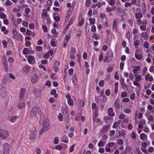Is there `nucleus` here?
I'll return each instance as SVG.
<instances>
[{"label": "nucleus", "mask_w": 154, "mask_h": 154, "mask_svg": "<svg viewBox=\"0 0 154 154\" xmlns=\"http://www.w3.org/2000/svg\"><path fill=\"white\" fill-rule=\"evenodd\" d=\"M50 128V122L48 119H46L44 120L42 129L39 132V134L41 135L42 134L43 132L48 131Z\"/></svg>", "instance_id": "nucleus-1"}, {"label": "nucleus", "mask_w": 154, "mask_h": 154, "mask_svg": "<svg viewBox=\"0 0 154 154\" xmlns=\"http://www.w3.org/2000/svg\"><path fill=\"white\" fill-rule=\"evenodd\" d=\"M137 24L140 26V29L142 31H145L146 28V26L147 23L146 20L144 19L142 20H137L136 21Z\"/></svg>", "instance_id": "nucleus-2"}, {"label": "nucleus", "mask_w": 154, "mask_h": 154, "mask_svg": "<svg viewBox=\"0 0 154 154\" xmlns=\"http://www.w3.org/2000/svg\"><path fill=\"white\" fill-rule=\"evenodd\" d=\"M12 32L14 36H12V38L14 40L17 41H21L23 38V36L21 34L18 35L16 29H13L12 30Z\"/></svg>", "instance_id": "nucleus-3"}, {"label": "nucleus", "mask_w": 154, "mask_h": 154, "mask_svg": "<svg viewBox=\"0 0 154 154\" xmlns=\"http://www.w3.org/2000/svg\"><path fill=\"white\" fill-rule=\"evenodd\" d=\"M113 58L112 51V50H109L107 53L104 61L105 62H110Z\"/></svg>", "instance_id": "nucleus-4"}, {"label": "nucleus", "mask_w": 154, "mask_h": 154, "mask_svg": "<svg viewBox=\"0 0 154 154\" xmlns=\"http://www.w3.org/2000/svg\"><path fill=\"white\" fill-rule=\"evenodd\" d=\"M9 135V132L7 131L4 129H0V137L2 140L6 139Z\"/></svg>", "instance_id": "nucleus-5"}, {"label": "nucleus", "mask_w": 154, "mask_h": 154, "mask_svg": "<svg viewBox=\"0 0 154 154\" xmlns=\"http://www.w3.org/2000/svg\"><path fill=\"white\" fill-rule=\"evenodd\" d=\"M37 131L36 130V129L35 127H32L31 129V133L29 135V139L31 140H33L36 138V134Z\"/></svg>", "instance_id": "nucleus-6"}, {"label": "nucleus", "mask_w": 154, "mask_h": 154, "mask_svg": "<svg viewBox=\"0 0 154 154\" xmlns=\"http://www.w3.org/2000/svg\"><path fill=\"white\" fill-rule=\"evenodd\" d=\"M4 154H9L10 152V146L8 143H5L3 145Z\"/></svg>", "instance_id": "nucleus-7"}, {"label": "nucleus", "mask_w": 154, "mask_h": 154, "mask_svg": "<svg viewBox=\"0 0 154 154\" xmlns=\"http://www.w3.org/2000/svg\"><path fill=\"white\" fill-rule=\"evenodd\" d=\"M39 112L38 110V109L37 107H35L30 111V116L31 117L33 118L36 116L38 114L37 112Z\"/></svg>", "instance_id": "nucleus-8"}, {"label": "nucleus", "mask_w": 154, "mask_h": 154, "mask_svg": "<svg viewBox=\"0 0 154 154\" xmlns=\"http://www.w3.org/2000/svg\"><path fill=\"white\" fill-rule=\"evenodd\" d=\"M27 59L28 63L30 64H33L35 62V57L32 55H30L28 57Z\"/></svg>", "instance_id": "nucleus-9"}, {"label": "nucleus", "mask_w": 154, "mask_h": 154, "mask_svg": "<svg viewBox=\"0 0 154 154\" xmlns=\"http://www.w3.org/2000/svg\"><path fill=\"white\" fill-rule=\"evenodd\" d=\"M42 13H41V17L43 20H45L46 18L48 17L47 11L45 9H43L42 10Z\"/></svg>", "instance_id": "nucleus-10"}, {"label": "nucleus", "mask_w": 154, "mask_h": 154, "mask_svg": "<svg viewBox=\"0 0 154 154\" xmlns=\"http://www.w3.org/2000/svg\"><path fill=\"white\" fill-rule=\"evenodd\" d=\"M107 111L108 112V115L111 117H113L115 115V113L113 111V109L112 108H109Z\"/></svg>", "instance_id": "nucleus-11"}, {"label": "nucleus", "mask_w": 154, "mask_h": 154, "mask_svg": "<svg viewBox=\"0 0 154 154\" xmlns=\"http://www.w3.org/2000/svg\"><path fill=\"white\" fill-rule=\"evenodd\" d=\"M72 10L69 9L68 11H67L65 17V21L66 22H67L68 21L69 19V17L72 14Z\"/></svg>", "instance_id": "nucleus-12"}, {"label": "nucleus", "mask_w": 154, "mask_h": 154, "mask_svg": "<svg viewBox=\"0 0 154 154\" xmlns=\"http://www.w3.org/2000/svg\"><path fill=\"white\" fill-rule=\"evenodd\" d=\"M109 127V125H104L100 131V133L102 134L106 133L108 131Z\"/></svg>", "instance_id": "nucleus-13"}, {"label": "nucleus", "mask_w": 154, "mask_h": 154, "mask_svg": "<svg viewBox=\"0 0 154 154\" xmlns=\"http://www.w3.org/2000/svg\"><path fill=\"white\" fill-rule=\"evenodd\" d=\"M116 133L119 134V136H122L125 137L126 135V132L123 129H122L121 131H118V129H117L116 131Z\"/></svg>", "instance_id": "nucleus-14"}, {"label": "nucleus", "mask_w": 154, "mask_h": 154, "mask_svg": "<svg viewBox=\"0 0 154 154\" xmlns=\"http://www.w3.org/2000/svg\"><path fill=\"white\" fill-rule=\"evenodd\" d=\"M38 75L36 74H34L33 75L31 78V82L33 83H36L38 80Z\"/></svg>", "instance_id": "nucleus-15"}, {"label": "nucleus", "mask_w": 154, "mask_h": 154, "mask_svg": "<svg viewBox=\"0 0 154 154\" xmlns=\"http://www.w3.org/2000/svg\"><path fill=\"white\" fill-rule=\"evenodd\" d=\"M132 72L134 74V75L136 74L137 71H139L140 69V66H133L132 67Z\"/></svg>", "instance_id": "nucleus-16"}, {"label": "nucleus", "mask_w": 154, "mask_h": 154, "mask_svg": "<svg viewBox=\"0 0 154 154\" xmlns=\"http://www.w3.org/2000/svg\"><path fill=\"white\" fill-rule=\"evenodd\" d=\"M119 19H115L114 20L112 24V28L113 29H116L117 27V24L119 22Z\"/></svg>", "instance_id": "nucleus-17"}, {"label": "nucleus", "mask_w": 154, "mask_h": 154, "mask_svg": "<svg viewBox=\"0 0 154 154\" xmlns=\"http://www.w3.org/2000/svg\"><path fill=\"white\" fill-rule=\"evenodd\" d=\"M145 80L147 81H148L150 82H152L153 81V78L152 76L150 75V74H147L145 76Z\"/></svg>", "instance_id": "nucleus-18"}, {"label": "nucleus", "mask_w": 154, "mask_h": 154, "mask_svg": "<svg viewBox=\"0 0 154 154\" xmlns=\"http://www.w3.org/2000/svg\"><path fill=\"white\" fill-rule=\"evenodd\" d=\"M7 93V89L5 87L2 88L0 90V94L1 96H5Z\"/></svg>", "instance_id": "nucleus-19"}, {"label": "nucleus", "mask_w": 154, "mask_h": 154, "mask_svg": "<svg viewBox=\"0 0 154 154\" xmlns=\"http://www.w3.org/2000/svg\"><path fill=\"white\" fill-rule=\"evenodd\" d=\"M18 119V117L17 116H13L10 119L9 121L11 123H14L16 122Z\"/></svg>", "instance_id": "nucleus-20"}, {"label": "nucleus", "mask_w": 154, "mask_h": 154, "mask_svg": "<svg viewBox=\"0 0 154 154\" xmlns=\"http://www.w3.org/2000/svg\"><path fill=\"white\" fill-rule=\"evenodd\" d=\"M143 14L141 13H138L135 14V17L136 19L137 20H141L140 19L143 17Z\"/></svg>", "instance_id": "nucleus-21"}, {"label": "nucleus", "mask_w": 154, "mask_h": 154, "mask_svg": "<svg viewBox=\"0 0 154 154\" xmlns=\"http://www.w3.org/2000/svg\"><path fill=\"white\" fill-rule=\"evenodd\" d=\"M119 100L118 99H116L115 101L114 106L115 109H119L120 108L119 106Z\"/></svg>", "instance_id": "nucleus-22"}, {"label": "nucleus", "mask_w": 154, "mask_h": 154, "mask_svg": "<svg viewBox=\"0 0 154 154\" xmlns=\"http://www.w3.org/2000/svg\"><path fill=\"white\" fill-rule=\"evenodd\" d=\"M68 99L67 102L69 105L70 106L73 105V100L72 99H71V97H66Z\"/></svg>", "instance_id": "nucleus-23"}, {"label": "nucleus", "mask_w": 154, "mask_h": 154, "mask_svg": "<svg viewBox=\"0 0 154 154\" xmlns=\"http://www.w3.org/2000/svg\"><path fill=\"white\" fill-rule=\"evenodd\" d=\"M135 77V80L137 81L140 82L142 80V76L140 75H134Z\"/></svg>", "instance_id": "nucleus-24"}, {"label": "nucleus", "mask_w": 154, "mask_h": 154, "mask_svg": "<svg viewBox=\"0 0 154 154\" xmlns=\"http://www.w3.org/2000/svg\"><path fill=\"white\" fill-rule=\"evenodd\" d=\"M62 141L64 143H67L68 142V138L66 135H64L62 138Z\"/></svg>", "instance_id": "nucleus-25"}, {"label": "nucleus", "mask_w": 154, "mask_h": 154, "mask_svg": "<svg viewBox=\"0 0 154 154\" xmlns=\"http://www.w3.org/2000/svg\"><path fill=\"white\" fill-rule=\"evenodd\" d=\"M141 35L144 40H146L148 38L147 33L146 32H143L141 33Z\"/></svg>", "instance_id": "nucleus-26"}, {"label": "nucleus", "mask_w": 154, "mask_h": 154, "mask_svg": "<svg viewBox=\"0 0 154 154\" xmlns=\"http://www.w3.org/2000/svg\"><path fill=\"white\" fill-rule=\"evenodd\" d=\"M115 6L113 7H108L106 8V10L108 12H110L112 10L113 11H115Z\"/></svg>", "instance_id": "nucleus-27"}, {"label": "nucleus", "mask_w": 154, "mask_h": 154, "mask_svg": "<svg viewBox=\"0 0 154 154\" xmlns=\"http://www.w3.org/2000/svg\"><path fill=\"white\" fill-rule=\"evenodd\" d=\"M71 32V31L70 30L69 31L68 33H69V34H67L66 35L65 38V40H64L67 41L69 42L70 38V34Z\"/></svg>", "instance_id": "nucleus-28"}, {"label": "nucleus", "mask_w": 154, "mask_h": 154, "mask_svg": "<svg viewBox=\"0 0 154 154\" xmlns=\"http://www.w3.org/2000/svg\"><path fill=\"white\" fill-rule=\"evenodd\" d=\"M135 57L137 59L141 60L142 57V55L140 54H137L136 52L135 54Z\"/></svg>", "instance_id": "nucleus-29"}, {"label": "nucleus", "mask_w": 154, "mask_h": 154, "mask_svg": "<svg viewBox=\"0 0 154 154\" xmlns=\"http://www.w3.org/2000/svg\"><path fill=\"white\" fill-rule=\"evenodd\" d=\"M30 70V68L28 66L24 67L23 68V71L25 72H28Z\"/></svg>", "instance_id": "nucleus-30"}, {"label": "nucleus", "mask_w": 154, "mask_h": 154, "mask_svg": "<svg viewBox=\"0 0 154 154\" xmlns=\"http://www.w3.org/2000/svg\"><path fill=\"white\" fill-rule=\"evenodd\" d=\"M62 112L64 115H67L68 114V112L66 107H63L62 108Z\"/></svg>", "instance_id": "nucleus-31"}, {"label": "nucleus", "mask_w": 154, "mask_h": 154, "mask_svg": "<svg viewBox=\"0 0 154 154\" xmlns=\"http://www.w3.org/2000/svg\"><path fill=\"white\" fill-rule=\"evenodd\" d=\"M26 106V104L25 103H22L19 104L18 105V108L20 109L23 108Z\"/></svg>", "instance_id": "nucleus-32"}, {"label": "nucleus", "mask_w": 154, "mask_h": 154, "mask_svg": "<svg viewBox=\"0 0 154 154\" xmlns=\"http://www.w3.org/2000/svg\"><path fill=\"white\" fill-rule=\"evenodd\" d=\"M89 21L90 22V24L93 25L95 23V20L94 19L92 18H90L89 19Z\"/></svg>", "instance_id": "nucleus-33"}, {"label": "nucleus", "mask_w": 154, "mask_h": 154, "mask_svg": "<svg viewBox=\"0 0 154 154\" xmlns=\"http://www.w3.org/2000/svg\"><path fill=\"white\" fill-rule=\"evenodd\" d=\"M72 82L73 84L75 85H77V79L75 77H74L72 79Z\"/></svg>", "instance_id": "nucleus-34"}, {"label": "nucleus", "mask_w": 154, "mask_h": 154, "mask_svg": "<svg viewBox=\"0 0 154 154\" xmlns=\"http://www.w3.org/2000/svg\"><path fill=\"white\" fill-rule=\"evenodd\" d=\"M1 31L2 32H4V34L5 35L7 34L8 33V30H6V28L5 26H2L1 28Z\"/></svg>", "instance_id": "nucleus-35"}, {"label": "nucleus", "mask_w": 154, "mask_h": 154, "mask_svg": "<svg viewBox=\"0 0 154 154\" xmlns=\"http://www.w3.org/2000/svg\"><path fill=\"white\" fill-rule=\"evenodd\" d=\"M7 17L6 15L2 12H0V18L2 19H4Z\"/></svg>", "instance_id": "nucleus-36"}, {"label": "nucleus", "mask_w": 154, "mask_h": 154, "mask_svg": "<svg viewBox=\"0 0 154 154\" xmlns=\"http://www.w3.org/2000/svg\"><path fill=\"white\" fill-rule=\"evenodd\" d=\"M139 82L137 81H133V85L135 86H137L138 88H140V84L138 82Z\"/></svg>", "instance_id": "nucleus-37"}, {"label": "nucleus", "mask_w": 154, "mask_h": 154, "mask_svg": "<svg viewBox=\"0 0 154 154\" xmlns=\"http://www.w3.org/2000/svg\"><path fill=\"white\" fill-rule=\"evenodd\" d=\"M58 119L60 121H62L63 120V116L61 113H60L58 115Z\"/></svg>", "instance_id": "nucleus-38"}, {"label": "nucleus", "mask_w": 154, "mask_h": 154, "mask_svg": "<svg viewBox=\"0 0 154 154\" xmlns=\"http://www.w3.org/2000/svg\"><path fill=\"white\" fill-rule=\"evenodd\" d=\"M146 136L145 134L142 133L140 135V139L142 140H144L145 139Z\"/></svg>", "instance_id": "nucleus-39"}, {"label": "nucleus", "mask_w": 154, "mask_h": 154, "mask_svg": "<svg viewBox=\"0 0 154 154\" xmlns=\"http://www.w3.org/2000/svg\"><path fill=\"white\" fill-rule=\"evenodd\" d=\"M25 89L23 88H21L20 90V96H23L24 95V94L25 92Z\"/></svg>", "instance_id": "nucleus-40"}, {"label": "nucleus", "mask_w": 154, "mask_h": 154, "mask_svg": "<svg viewBox=\"0 0 154 154\" xmlns=\"http://www.w3.org/2000/svg\"><path fill=\"white\" fill-rule=\"evenodd\" d=\"M29 52V50L27 48H25L23 50V53L25 54H27Z\"/></svg>", "instance_id": "nucleus-41"}, {"label": "nucleus", "mask_w": 154, "mask_h": 154, "mask_svg": "<svg viewBox=\"0 0 154 154\" xmlns=\"http://www.w3.org/2000/svg\"><path fill=\"white\" fill-rule=\"evenodd\" d=\"M35 152L37 154H40L41 153V149L38 147H37L35 149Z\"/></svg>", "instance_id": "nucleus-42"}, {"label": "nucleus", "mask_w": 154, "mask_h": 154, "mask_svg": "<svg viewBox=\"0 0 154 154\" xmlns=\"http://www.w3.org/2000/svg\"><path fill=\"white\" fill-rule=\"evenodd\" d=\"M123 111L125 113H129L131 112V110L129 108H126L124 109Z\"/></svg>", "instance_id": "nucleus-43"}, {"label": "nucleus", "mask_w": 154, "mask_h": 154, "mask_svg": "<svg viewBox=\"0 0 154 154\" xmlns=\"http://www.w3.org/2000/svg\"><path fill=\"white\" fill-rule=\"evenodd\" d=\"M139 41L138 40L135 41L134 43V45L135 48H137L139 45Z\"/></svg>", "instance_id": "nucleus-44"}, {"label": "nucleus", "mask_w": 154, "mask_h": 154, "mask_svg": "<svg viewBox=\"0 0 154 154\" xmlns=\"http://www.w3.org/2000/svg\"><path fill=\"white\" fill-rule=\"evenodd\" d=\"M142 6V12L144 13L146 11V5L144 3H143L141 4Z\"/></svg>", "instance_id": "nucleus-45"}, {"label": "nucleus", "mask_w": 154, "mask_h": 154, "mask_svg": "<svg viewBox=\"0 0 154 154\" xmlns=\"http://www.w3.org/2000/svg\"><path fill=\"white\" fill-rule=\"evenodd\" d=\"M51 33L54 36H56L57 34L56 30L55 29H52Z\"/></svg>", "instance_id": "nucleus-46"}, {"label": "nucleus", "mask_w": 154, "mask_h": 154, "mask_svg": "<svg viewBox=\"0 0 154 154\" xmlns=\"http://www.w3.org/2000/svg\"><path fill=\"white\" fill-rule=\"evenodd\" d=\"M103 53L102 52V53H100L99 56V62H101L103 58Z\"/></svg>", "instance_id": "nucleus-47"}, {"label": "nucleus", "mask_w": 154, "mask_h": 154, "mask_svg": "<svg viewBox=\"0 0 154 154\" xmlns=\"http://www.w3.org/2000/svg\"><path fill=\"white\" fill-rule=\"evenodd\" d=\"M117 143L119 145H122L124 143V141L122 140L119 139L117 140Z\"/></svg>", "instance_id": "nucleus-48"}, {"label": "nucleus", "mask_w": 154, "mask_h": 154, "mask_svg": "<svg viewBox=\"0 0 154 154\" xmlns=\"http://www.w3.org/2000/svg\"><path fill=\"white\" fill-rule=\"evenodd\" d=\"M84 19H82L81 21H79L78 23V26H82L84 24Z\"/></svg>", "instance_id": "nucleus-49"}, {"label": "nucleus", "mask_w": 154, "mask_h": 154, "mask_svg": "<svg viewBox=\"0 0 154 154\" xmlns=\"http://www.w3.org/2000/svg\"><path fill=\"white\" fill-rule=\"evenodd\" d=\"M105 145V143L103 141H100L98 143V146L99 147L103 146Z\"/></svg>", "instance_id": "nucleus-50"}, {"label": "nucleus", "mask_w": 154, "mask_h": 154, "mask_svg": "<svg viewBox=\"0 0 154 154\" xmlns=\"http://www.w3.org/2000/svg\"><path fill=\"white\" fill-rule=\"evenodd\" d=\"M75 19V17L74 16H72L70 19V20L69 21V25H71L73 23Z\"/></svg>", "instance_id": "nucleus-51"}, {"label": "nucleus", "mask_w": 154, "mask_h": 154, "mask_svg": "<svg viewBox=\"0 0 154 154\" xmlns=\"http://www.w3.org/2000/svg\"><path fill=\"white\" fill-rule=\"evenodd\" d=\"M91 3V1L90 0H86L85 3V5L86 7H88L90 6Z\"/></svg>", "instance_id": "nucleus-52"}, {"label": "nucleus", "mask_w": 154, "mask_h": 154, "mask_svg": "<svg viewBox=\"0 0 154 154\" xmlns=\"http://www.w3.org/2000/svg\"><path fill=\"white\" fill-rule=\"evenodd\" d=\"M147 71V68L146 67H144L142 71V74L143 76L145 75Z\"/></svg>", "instance_id": "nucleus-53"}, {"label": "nucleus", "mask_w": 154, "mask_h": 154, "mask_svg": "<svg viewBox=\"0 0 154 154\" xmlns=\"http://www.w3.org/2000/svg\"><path fill=\"white\" fill-rule=\"evenodd\" d=\"M115 0H109V5L111 6L114 5L115 4Z\"/></svg>", "instance_id": "nucleus-54"}, {"label": "nucleus", "mask_w": 154, "mask_h": 154, "mask_svg": "<svg viewBox=\"0 0 154 154\" xmlns=\"http://www.w3.org/2000/svg\"><path fill=\"white\" fill-rule=\"evenodd\" d=\"M98 115V109H95L93 112V116H97Z\"/></svg>", "instance_id": "nucleus-55"}, {"label": "nucleus", "mask_w": 154, "mask_h": 154, "mask_svg": "<svg viewBox=\"0 0 154 154\" xmlns=\"http://www.w3.org/2000/svg\"><path fill=\"white\" fill-rule=\"evenodd\" d=\"M54 20L56 22L59 21L60 19V17L58 16H54Z\"/></svg>", "instance_id": "nucleus-56"}, {"label": "nucleus", "mask_w": 154, "mask_h": 154, "mask_svg": "<svg viewBox=\"0 0 154 154\" xmlns=\"http://www.w3.org/2000/svg\"><path fill=\"white\" fill-rule=\"evenodd\" d=\"M8 60L9 63H13L14 61V58L11 57H9Z\"/></svg>", "instance_id": "nucleus-57"}, {"label": "nucleus", "mask_w": 154, "mask_h": 154, "mask_svg": "<svg viewBox=\"0 0 154 154\" xmlns=\"http://www.w3.org/2000/svg\"><path fill=\"white\" fill-rule=\"evenodd\" d=\"M143 46L145 48H148L149 47L148 42H145L144 43Z\"/></svg>", "instance_id": "nucleus-58"}, {"label": "nucleus", "mask_w": 154, "mask_h": 154, "mask_svg": "<svg viewBox=\"0 0 154 154\" xmlns=\"http://www.w3.org/2000/svg\"><path fill=\"white\" fill-rule=\"evenodd\" d=\"M2 43L4 47L5 48L7 47L8 43L5 40H4L2 41Z\"/></svg>", "instance_id": "nucleus-59"}, {"label": "nucleus", "mask_w": 154, "mask_h": 154, "mask_svg": "<svg viewBox=\"0 0 154 154\" xmlns=\"http://www.w3.org/2000/svg\"><path fill=\"white\" fill-rule=\"evenodd\" d=\"M5 4L7 6H10L12 5V3L10 0H8L5 2Z\"/></svg>", "instance_id": "nucleus-60"}, {"label": "nucleus", "mask_w": 154, "mask_h": 154, "mask_svg": "<svg viewBox=\"0 0 154 154\" xmlns=\"http://www.w3.org/2000/svg\"><path fill=\"white\" fill-rule=\"evenodd\" d=\"M124 63L123 62H121L120 64L119 68L121 70H122L124 68Z\"/></svg>", "instance_id": "nucleus-61"}, {"label": "nucleus", "mask_w": 154, "mask_h": 154, "mask_svg": "<svg viewBox=\"0 0 154 154\" xmlns=\"http://www.w3.org/2000/svg\"><path fill=\"white\" fill-rule=\"evenodd\" d=\"M154 150V148L152 147H150L148 149V152L150 153L153 152Z\"/></svg>", "instance_id": "nucleus-62"}, {"label": "nucleus", "mask_w": 154, "mask_h": 154, "mask_svg": "<svg viewBox=\"0 0 154 154\" xmlns=\"http://www.w3.org/2000/svg\"><path fill=\"white\" fill-rule=\"evenodd\" d=\"M88 57V54L86 52H85L83 54V58L84 59L86 60L87 59Z\"/></svg>", "instance_id": "nucleus-63"}, {"label": "nucleus", "mask_w": 154, "mask_h": 154, "mask_svg": "<svg viewBox=\"0 0 154 154\" xmlns=\"http://www.w3.org/2000/svg\"><path fill=\"white\" fill-rule=\"evenodd\" d=\"M75 51L76 49L74 47H72L71 49L70 54H74Z\"/></svg>", "instance_id": "nucleus-64"}]
</instances>
